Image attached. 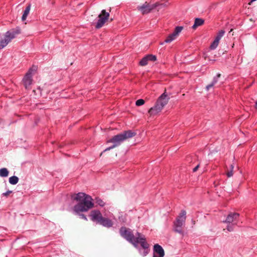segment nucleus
Segmentation results:
<instances>
[{"mask_svg":"<svg viewBox=\"0 0 257 257\" xmlns=\"http://www.w3.org/2000/svg\"><path fill=\"white\" fill-rule=\"evenodd\" d=\"M96 203L100 206H104L105 205V202L100 198L96 197L95 198Z\"/></svg>","mask_w":257,"mask_h":257,"instance_id":"22","label":"nucleus"},{"mask_svg":"<svg viewBox=\"0 0 257 257\" xmlns=\"http://www.w3.org/2000/svg\"><path fill=\"white\" fill-rule=\"evenodd\" d=\"M254 107L257 110V101L255 102Z\"/></svg>","mask_w":257,"mask_h":257,"instance_id":"33","label":"nucleus"},{"mask_svg":"<svg viewBox=\"0 0 257 257\" xmlns=\"http://www.w3.org/2000/svg\"><path fill=\"white\" fill-rule=\"evenodd\" d=\"M186 212L185 210H182L179 216L174 222L175 231L179 233L183 234L182 227L184 225L186 220Z\"/></svg>","mask_w":257,"mask_h":257,"instance_id":"7","label":"nucleus"},{"mask_svg":"<svg viewBox=\"0 0 257 257\" xmlns=\"http://www.w3.org/2000/svg\"><path fill=\"white\" fill-rule=\"evenodd\" d=\"M160 5L158 3L154 4H151L147 2L141 6L137 7V10L141 12V13L144 15L150 13L153 10L155 9Z\"/></svg>","mask_w":257,"mask_h":257,"instance_id":"8","label":"nucleus"},{"mask_svg":"<svg viewBox=\"0 0 257 257\" xmlns=\"http://www.w3.org/2000/svg\"><path fill=\"white\" fill-rule=\"evenodd\" d=\"M145 101L144 99H140L137 100L136 101V105L138 106H141V105H143L145 103Z\"/></svg>","mask_w":257,"mask_h":257,"instance_id":"25","label":"nucleus"},{"mask_svg":"<svg viewBox=\"0 0 257 257\" xmlns=\"http://www.w3.org/2000/svg\"><path fill=\"white\" fill-rule=\"evenodd\" d=\"M199 164H198L197 166H196V167L193 169V171L194 172H196V171L198 170V169L199 168Z\"/></svg>","mask_w":257,"mask_h":257,"instance_id":"30","label":"nucleus"},{"mask_svg":"<svg viewBox=\"0 0 257 257\" xmlns=\"http://www.w3.org/2000/svg\"><path fill=\"white\" fill-rule=\"evenodd\" d=\"M19 181V178L18 177L14 176L12 177H11L9 178V182L10 184L12 185H15Z\"/></svg>","mask_w":257,"mask_h":257,"instance_id":"18","label":"nucleus"},{"mask_svg":"<svg viewBox=\"0 0 257 257\" xmlns=\"http://www.w3.org/2000/svg\"><path fill=\"white\" fill-rule=\"evenodd\" d=\"M148 248H149V247L147 248H146V249L144 248L145 249L144 252V255H146L148 253Z\"/></svg>","mask_w":257,"mask_h":257,"instance_id":"29","label":"nucleus"},{"mask_svg":"<svg viewBox=\"0 0 257 257\" xmlns=\"http://www.w3.org/2000/svg\"><path fill=\"white\" fill-rule=\"evenodd\" d=\"M9 175V171L6 168H2L0 169V176L2 177H7Z\"/></svg>","mask_w":257,"mask_h":257,"instance_id":"17","label":"nucleus"},{"mask_svg":"<svg viewBox=\"0 0 257 257\" xmlns=\"http://www.w3.org/2000/svg\"><path fill=\"white\" fill-rule=\"evenodd\" d=\"M37 70V67L33 66L26 74L23 78V83L26 89H28L32 82V76Z\"/></svg>","mask_w":257,"mask_h":257,"instance_id":"9","label":"nucleus"},{"mask_svg":"<svg viewBox=\"0 0 257 257\" xmlns=\"http://www.w3.org/2000/svg\"><path fill=\"white\" fill-rule=\"evenodd\" d=\"M136 134V132L131 130H128L114 136L108 141V143H112L113 145L112 146L106 148L104 152L109 151L111 149L118 146L124 140L135 137Z\"/></svg>","mask_w":257,"mask_h":257,"instance_id":"3","label":"nucleus"},{"mask_svg":"<svg viewBox=\"0 0 257 257\" xmlns=\"http://www.w3.org/2000/svg\"><path fill=\"white\" fill-rule=\"evenodd\" d=\"M146 56L149 61H155L157 60V57L155 55L150 54L147 55Z\"/></svg>","mask_w":257,"mask_h":257,"instance_id":"24","label":"nucleus"},{"mask_svg":"<svg viewBox=\"0 0 257 257\" xmlns=\"http://www.w3.org/2000/svg\"><path fill=\"white\" fill-rule=\"evenodd\" d=\"M233 168H234V166H233V164H231V166H230V169H231L232 170H233Z\"/></svg>","mask_w":257,"mask_h":257,"instance_id":"32","label":"nucleus"},{"mask_svg":"<svg viewBox=\"0 0 257 257\" xmlns=\"http://www.w3.org/2000/svg\"><path fill=\"white\" fill-rule=\"evenodd\" d=\"M177 36H176V35L174 33H173L172 34L169 35L167 37V38L165 40V42L166 43H170L173 40H175L177 38Z\"/></svg>","mask_w":257,"mask_h":257,"instance_id":"16","label":"nucleus"},{"mask_svg":"<svg viewBox=\"0 0 257 257\" xmlns=\"http://www.w3.org/2000/svg\"><path fill=\"white\" fill-rule=\"evenodd\" d=\"M239 216V214L238 213L230 212L227 216L226 219L223 221V222L227 224L237 223L236 221L238 220Z\"/></svg>","mask_w":257,"mask_h":257,"instance_id":"11","label":"nucleus"},{"mask_svg":"<svg viewBox=\"0 0 257 257\" xmlns=\"http://www.w3.org/2000/svg\"><path fill=\"white\" fill-rule=\"evenodd\" d=\"M226 175H227L228 177H232L233 176V170L230 169V171H228L227 172V173H226Z\"/></svg>","mask_w":257,"mask_h":257,"instance_id":"26","label":"nucleus"},{"mask_svg":"<svg viewBox=\"0 0 257 257\" xmlns=\"http://www.w3.org/2000/svg\"><path fill=\"white\" fill-rule=\"evenodd\" d=\"M237 225V223H233L232 224H228L226 229L227 231L229 232H232L234 231V226Z\"/></svg>","mask_w":257,"mask_h":257,"instance_id":"21","label":"nucleus"},{"mask_svg":"<svg viewBox=\"0 0 257 257\" xmlns=\"http://www.w3.org/2000/svg\"><path fill=\"white\" fill-rule=\"evenodd\" d=\"M119 232L122 237L132 243L136 247L138 246V243H139L141 244L143 248H147L149 246V244L146 241L144 236L139 232L137 233V236L135 237L131 230L125 227H121Z\"/></svg>","mask_w":257,"mask_h":257,"instance_id":"2","label":"nucleus"},{"mask_svg":"<svg viewBox=\"0 0 257 257\" xmlns=\"http://www.w3.org/2000/svg\"><path fill=\"white\" fill-rule=\"evenodd\" d=\"M221 76L220 74H218L216 76V77H215L214 78H216L217 79V80L218 81V78H219Z\"/></svg>","mask_w":257,"mask_h":257,"instance_id":"31","label":"nucleus"},{"mask_svg":"<svg viewBox=\"0 0 257 257\" xmlns=\"http://www.w3.org/2000/svg\"><path fill=\"white\" fill-rule=\"evenodd\" d=\"M90 215L92 221H96L97 223L104 227L109 228L113 225L112 221L108 218L103 217L99 210H94L91 211Z\"/></svg>","mask_w":257,"mask_h":257,"instance_id":"5","label":"nucleus"},{"mask_svg":"<svg viewBox=\"0 0 257 257\" xmlns=\"http://www.w3.org/2000/svg\"><path fill=\"white\" fill-rule=\"evenodd\" d=\"M183 27L178 26L175 28V31L173 33L176 35V36H177L178 35V34L183 30Z\"/></svg>","mask_w":257,"mask_h":257,"instance_id":"23","label":"nucleus"},{"mask_svg":"<svg viewBox=\"0 0 257 257\" xmlns=\"http://www.w3.org/2000/svg\"><path fill=\"white\" fill-rule=\"evenodd\" d=\"M109 17V13L106 12L105 10H102L101 13L98 16L99 19L96 24L95 28L96 29H99L101 28L106 22V21L108 19Z\"/></svg>","mask_w":257,"mask_h":257,"instance_id":"10","label":"nucleus"},{"mask_svg":"<svg viewBox=\"0 0 257 257\" xmlns=\"http://www.w3.org/2000/svg\"><path fill=\"white\" fill-rule=\"evenodd\" d=\"M217 79H216V78H213V81H212V82L210 84H209L207 85L206 86V90L207 91L209 90V89H210V88H212V87H213V86H214L215 84H216V83H217Z\"/></svg>","mask_w":257,"mask_h":257,"instance_id":"19","label":"nucleus"},{"mask_svg":"<svg viewBox=\"0 0 257 257\" xmlns=\"http://www.w3.org/2000/svg\"><path fill=\"white\" fill-rule=\"evenodd\" d=\"M12 192V191H8L6 193H4L3 194V195L4 196H8V195H9Z\"/></svg>","mask_w":257,"mask_h":257,"instance_id":"28","label":"nucleus"},{"mask_svg":"<svg viewBox=\"0 0 257 257\" xmlns=\"http://www.w3.org/2000/svg\"><path fill=\"white\" fill-rule=\"evenodd\" d=\"M21 33L20 29L12 30L8 31L4 36H0V49L4 48L15 38L16 35Z\"/></svg>","mask_w":257,"mask_h":257,"instance_id":"6","label":"nucleus"},{"mask_svg":"<svg viewBox=\"0 0 257 257\" xmlns=\"http://www.w3.org/2000/svg\"><path fill=\"white\" fill-rule=\"evenodd\" d=\"M30 9H31V5L29 4L27 7V8H26V9L25 10V11L24 12V14H23V15L22 16V20L23 21H24L26 20L28 15H29V14L30 13Z\"/></svg>","mask_w":257,"mask_h":257,"instance_id":"15","label":"nucleus"},{"mask_svg":"<svg viewBox=\"0 0 257 257\" xmlns=\"http://www.w3.org/2000/svg\"><path fill=\"white\" fill-rule=\"evenodd\" d=\"M148 61L149 60L146 56L140 61V65L142 66H146L148 64Z\"/></svg>","mask_w":257,"mask_h":257,"instance_id":"20","label":"nucleus"},{"mask_svg":"<svg viewBox=\"0 0 257 257\" xmlns=\"http://www.w3.org/2000/svg\"><path fill=\"white\" fill-rule=\"evenodd\" d=\"M79 216L81 218L87 221V218L86 217V216L83 214H79Z\"/></svg>","mask_w":257,"mask_h":257,"instance_id":"27","label":"nucleus"},{"mask_svg":"<svg viewBox=\"0 0 257 257\" xmlns=\"http://www.w3.org/2000/svg\"><path fill=\"white\" fill-rule=\"evenodd\" d=\"M232 31H233V29H231L230 31L229 32V33H230L231 32H232Z\"/></svg>","mask_w":257,"mask_h":257,"instance_id":"34","label":"nucleus"},{"mask_svg":"<svg viewBox=\"0 0 257 257\" xmlns=\"http://www.w3.org/2000/svg\"><path fill=\"white\" fill-rule=\"evenodd\" d=\"M224 33H225V31L223 30H221L219 31L214 41L213 42V43L210 45V48L211 49H215L217 47L220 40L223 36Z\"/></svg>","mask_w":257,"mask_h":257,"instance_id":"13","label":"nucleus"},{"mask_svg":"<svg viewBox=\"0 0 257 257\" xmlns=\"http://www.w3.org/2000/svg\"><path fill=\"white\" fill-rule=\"evenodd\" d=\"M165 252L162 247L158 244H156L154 246L153 257H164Z\"/></svg>","mask_w":257,"mask_h":257,"instance_id":"12","label":"nucleus"},{"mask_svg":"<svg viewBox=\"0 0 257 257\" xmlns=\"http://www.w3.org/2000/svg\"><path fill=\"white\" fill-rule=\"evenodd\" d=\"M170 98L166 94V90L158 98L155 105L151 107L148 112L150 115H155L161 111L164 106L168 103Z\"/></svg>","mask_w":257,"mask_h":257,"instance_id":"4","label":"nucleus"},{"mask_svg":"<svg viewBox=\"0 0 257 257\" xmlns=\"http://www.w3.org/2000/svg\"><path fill=\"white\" fill-rule=\"evenodd\" d=\"M72 199L79 202L73 207V210L77 213L86 212L94 206L91 197L84 193L80 192L72 196Z\"/></svg>","mask_w":257,"mask_h":257,"instance_id":"1","label":"nucleus"},{"mask_svg":"<svg viewBox=\"0 0 257 257\" xmlns=\"http://www.w3.org/2000/svg\"><path fill=\"white\" fill-rule=\"evenodd\" d=\"M204 23V21L202 19L196 18L195 19L194 24L192 26V28L193 29H196L198 27L202 26Z\"/></svg>","mask_w":257,"mask_h":257,"instance_id":"14","label":"nucleus"}]
</instances>
